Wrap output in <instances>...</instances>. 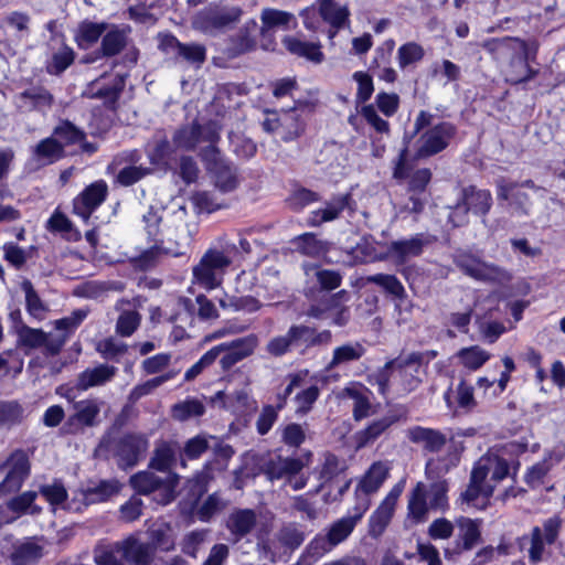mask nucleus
Listing matches in <instances>:
<instances>
[{
  "label": "nucleus",
  "instance_id": "obj_39",
  "mask_svg": "<svg viewBox=\"0 0 565 565\" xmlns=\"http://www.w3.org/2000/svg\"><path fill=\"white\" fill-rule=\"evenodd\" d=\"M365 353V349L359 342L347 343L338 347L333 351V356L327 365V371H331L340 364L353 362L360 360Z\"/></svg>",
  "mask_w": 565,
  "mask_h": 565
},
{
  "label": "nucleus",
  "instance_id": "obj_2",
  "mask_svg": "<svg viewBox=\"0 0 565 565\" xmlns=\"http://www.w3.org/2000/svg\"><path fill=\"white\" fill-rule=\"evenodd\" d=\"M243 14V7L231 0H224L200 11L194 17L192 26L205 34H214L216 31L233 28Z\"/></svg>",
  "mask_w": 565,
  "mask_h": 565
},
{
  "label": "nucleus",
  "instance_id": "obj_22",
  "mask_svg": "<svg viewBox=\"0 0 565 565\" xmlns=\"http://www.w3.org/2000/svg\"><path fill=\"white\" fill-rule=\"evenodd\" d=\"M289 335L295 348L305 347L306 349L329 344L332 339L329 330L317 332L315 328L305 324H292L289 328Z\"/></svg>",
  "mask_w": 565,
  "mask_h": 565
},
{
  "label": "nucleus",
  "instance_id": "obj_60",
  "mask_svg": "<svg viewBox=\"0 0 565 565\" xmlns=\"http://www.w3.org/2000/svg\"><path fill=\"white\" fill-rule=\"evenodd\" d=\"M22 407L14 402H0V425L11 426L21 422Z\"/></svg>",
  "mask_w": 565,
  "mask_h": 565
},
{
  "label": "nucleus",
  "instance_id": "obj_57",
  "mask_svg": "<svg viewBox=\"0 0 565 565\" xmlns=\"http://www.w3.org/2000/svg\"><path fill=\"white\" fill-rule=\"evenodd\" d=\"M206 530H195L188 533L181 543V551L184 554L195 558L198 556L200 546L206 540Z\"/></svg>",
  "mask_w": 565,
  "mask_h": 565
},
{
  "label": "nucleus",
  "instance_id": "obj_46",
  "mask_svg": "<svg viewBox=\"0 0 565 565\" xmlns=\"http://www.w3.org/2000/svg\"><path fill=\"white\" fill-rule=\"evenodd\" d=\"M21 288L25 294L26 310L35 319H43L46 306L43 303L30 280H23Z\"/></svg>",
  "mask_w": 565,
  "mask_h": 565
},
{
  "label": "nucleus",
  "instance_id": "obj_38",
  "mask_svg": "<svg viewBox=\"0 0 565 565\" xmlns=\"http://www.w3.org/2000/svg\"><path fill=\"white\" fill-rule=\"evenodd\" d=\"M213 404H220L222 407L230 409L234 414H244L247 409V393L245 388L225 394L218 391L212 398Z\"/></svg>",
  "mask_w": 565,
  "mask_h": 565
},
{
  "label": "nucleus",
  "instance_id": "obj_28",
  "mask_svg": "<svg viewBox=\"0 0 565 565\" xmlns=\"http://www.w3.org/2000/svg\"><path fill=\"white\" fill-rule=\"evenodd\" d=\"M64 156V145L53 137L42 139L32 150V158L39 166L52 164Z\"/></svg>",
  "mask_w": 565,
  "mask_h": 565
},
{
  "label": "nucleus",
  "instance_id": "obj_3",
  "mask_svg": "<svg viewBox=\"0 0 565 565\" xmlns=\"http://www.w3.org/2000/svg\"><path fill=\"white\" fill-rule=\"evenodd\" d=\"M231 258L224 252L210 248L192 268V282L210 291L221 286Z\"/></svg>",
  "mask_w": 565,
  "mask_h": 565
},
{
  "label": "nucleus",
  "instance_id": "obj_58",
  "mask_svg": "<svg viewBox=\"0 0 565 565\" xmlns=\"http://www.w3.org/2000/svg\"><path fill=\"white\" fill-rule=\"evenodd\" d=\"M39 492L51 505H60L67 499V491L64 484L58 480H55L52 484L41 486Z\"/></svg>",
  "mask_w": 565,
  "mask_h": 565
},
{
  "label": "nucleus",
  "instance_id": "obj_17",
  "mask_svg": "<svg viewBox=\"0 0 565 565\" xmlns=\"http://www.w3.org/2000/svg\"><path fill=\"white\" fill-rule=\"evenodd\" d=\"M178 461L181 467L186 466L180 445L177 441L161 440L156 444L149 467L168 475L173 473L171 470Z\"/></svg>",
  "mask_w": 565,
  "mask_h": 565
},
{
  "label": "nucleus",
  "instance_id": "obj_12",
  "mask_svg": "<svg viewBox=\"0 0 565 565\" xmlns=\"http://www.w3.org/2000/svg\"><path fill=\"white\" fill-rule=\"evenodd\" d=\"M161 220V215H159L153 209H150L143 215L145 230L149 239L154 242V245L142 254V258L145 260L154 259L162 254L173 257H178L183 254L180 243L177 239H174V245H166L164 239L158 238L160 233L159 224Z\"/></svg>",
  "mask_w": 565,
  "mask_h": 565
},
{
  "label": "nucleus",
  "instance_id": "obj_59",
  "mask_svg": "<svg viewBox=\"0 0 565 565\" xmlns=\"http://www.w3.org/2000/svg\"><path fill=\"white\" fill-rule=\"evenodd\" d=\"M124 88V78L120 77L114 85L93 92L92 98L104 99L107 107L114 108Z\"/></svg>",
  "mask_w": 565,
  "mask_h": 565
},
{
  "label": "nucleus",
  "instance_id": "obj_1",
  "mask_svg": "<svg viewBox=\"0 0 565 565\" xmlns=\"http://www.w3.org/2000/svg\"><path fill=\"white\" fill-rule=\"evenodd\" d=\"M493 204L492 194L489 190L478 189L476 185H467L460 189L457 202L449 206L451 212L448 215V223L452 227H461L469 223V213L481 217L486 224V217Z\"/></svg>",
  "mask_w": 565,
  "mask_h": 565
},
{
  "label": "nucleus",
  "instance_id": "obj_35",
  "mask_svg": "<svg viewBox=\"0 0 565 565\" xmlns=\"http://www.w3.org/2000/svg\"><path fill=\"white\" fill-rule=\"evenodd\" d=\"M128 34L124 29H119L113 25L105 32L102 43L100 51L103 56L113 57L118 55L127 45Z\"/></svg>",
  "mask_w": 565,
  "mask_h": 565
},
{
  "label": "nucleus",
  "instance_id": "obj_50",
  "mask_svg": "<svg viewBox=\"0 0 565 565\" xmlns=\"http://www.w3.org/2000/svg\"><path fill=\"white\" fill-rule=\"evenodd\" d=\"M53 134L58 139L64 141V143H63L64 146L82 142L83 140H85V137H86V134L84 130L79 129L73 122H71L68 120L61 121V124L54 128Z\"/></svg>",
  "mask_w": 565,
  "mask_h": 565
},
{
  "label": "nucleus",
  "instance_id": "obj_23",
  "mask_svg": "<svg viewBox=\"0 0 565 565\" xmlns=\"http://www.w3.org/2000/svg\"><path fill=\"white\" fill-rule=\"evenodd\" d=\"M407 436L414 444H423L428 452L437 454L444 449L447 444V437L440 430L415 426L408 429Z\"/></svg>",
  "mask_w": 565,
  "mask_h": 565
},
{
  "label": "nucleus",
  "instance_id": "obj_13",
  "mask_svg": "<svg viewBox=\"0 0 565 565\" xmlns=\"http://www.w3.org/2000/svg\"><path fill=\"white\" fill-rule=\"evenodd\" d=\"M436 237L425 233H417L408 239L392 241L387 246V255L398 265L423 254L426 246L431 245Z\"/></svg>",
  "mask_w": 565,
  "mask_h": 565
},
{
  "label": "nucleus",
  "instance_id": "obj_61",
  "mask_svg": "<svg viewBox=\"0 0 565 565\" xmlns=\"http://www.w3.org/2000/svg\"><path fill=\"white\" fill-rule=\"evenodd\" d=\"M320 199L318 192L300 186L292 191L289 196V203L294 209L301 210L310 203L320 201Z\"/></svg>",
  "mask_w": 565,
  "mask_h": 565
},
{
  "label": "nucleus",
  "instance_id": "obj_6",
  "mask_svg": "<svg viewBox=\"0 0 565 565\" xmlns=\"http://www.w3.org/2000/svg\"><path fill=\"white\" fill-rule=\"evenodd\" d=\"M205 170L214 185L222 192L233 191L237 184L235 169L224 160L215 146H207L200 152Z\"/></svg>",
  "mask_w": 565,
  "mask_h": 565
},
{
  "label": "nucleus",
  "instance_id": "obj_56",
  "mask_svg": "<svg viewBox=\"0 0 565 565\" xmlns=\"http://www.w3.org/2000/svg\"><path fill=\"white\" fill-rule=\"evenodd\" d=\"M353 520L354 519L342 518L331 525L327 535L334 546L343 542L352 533L355 526Z\"/></svg>",
  "mask_w": 565,
  "mask_h": 565
},
{
  "label": "nucleus",
  "instance_id": "obj_34",
  "mask_svg": "<svg viewBox=\"0 0 565 565\" xmlns=\"http://www.w3.org/2000/svg\"><path fill=\"white\" fill-rule=\"evenodd\" d=\"M215 348H221L220 355H223L220 363L223 370H230L247 356V340L245 338L230 343H222Z\"/></svg>",
  "mask_w": 565,
  "mask_h": 565
},
{
  "label": "nucleus",
  "instance_id": "obj_41",
  "mask_svg": "<svg viewBox=\"0 0 565 565\" xmlns=\"http://www.w3.org/2000/svg\"><path fill=\"white\" fill-rule=\"evenodd\" d=\"M150 545L153 551L170 552L175 547L174 532L168 524H161L149 530Z\"/></svg>",
  "mask_w": 565,
  "mask_h": 565
},
{
  "label": "nucleus",
  "instance_id": "obj_10",
  "mask_svg": "<svg viewBox=\"0 0 565 565\" xmlns=\"http://www.w3.org/2000/svg\"><path fill=\"white\" fill-rule=\"evenodd\" d=\"M179 482L177 473H168L160 477L152 471H139L130 477L131 487L140 494H150L154 491H162L164 495L163 503L173 499L174 488Z\"/></svg>",
  "mask_w": 565,
  "mask_h": 565
},
{
  "label": "nucleus",
  "instance_id": "obj_16",
  "mask_svg": "<svg viewBox=\"0 0 565 565\" xmlns=\"http://www.w3.org/2000/svg\"><path fill=\"white\" fill-rule=\"evenodd\" d=\"M249 533L256 529L257 533V550L260 558L268 559L271 563L277 561V553L271 550L268 541V535L273 529L274 515L269 511H260L258 514L249 509Z\"/></svg>",
  "mask_w": 565,
  "mask_h": 565
},
{
  "label": "nucleus",
  "instance_id": "obj_8",
  "mask_svg": "<svg viewBox=\"0 0 565 565\" xmlns=\"http://www.w3.org/2000/svg\"><path fill=\"white\" fill-rule=\"evenodd\" d=\"M457 128L449 121H441L425 132L418 139L420 143L414 153V160L419 161L428 159L444 151L450 143V140L456 136Z\"/></svg>",
  "mask_w": 565,
  "mask_h": 565
},
{
  "label": "nucleus",
  "instance_id": "obj_48",
  "mask_svg": "<svg viewBox=\"0 0 565 565\" xmlns=\"http://www.w3.org/2000/svg\"><path fill=\"white\" fill-rule=\"evenodd\" d=\"M448 482L445 479H438L430 483L427 489L429 497V508L431 510L445 511L448 508Z\"/></svg>",
  "mask_w": 565,
  "mask_h": 565
},
{
  "label": "nucleus",
  "instance_id": "obj_24",
  "mask_svg": "<svg viewBox=\"0 0 565 565\" xmlns=\"http://www.w3.org/2000/svg\"><path fill=\"white\" fill-rule=\"evenodd\" d=\"M519 38L504 36L486 40L481 46L498 62L509 61L515 65Z\"/></svg>",
  "mask_w": 565,
  "mask_h": 565
},
{
  "label": "nucleus",
  "instance_id": "obj_63",
  "mask_svg": "<svg viewBox=\"0 0 565 565\" xmlns=\"http://www.w3.org/2000/svg\"><path fill=\"white\" fill-rule=\"evenodd\" d=\"M291 19V13L275 9H265L262 13L263 26L271 31L276 26L287 25Z\"/></svg>",
  "mask_w": 565,
  "mask_h": 565
},
{
  "label": "nucleus",
  "instance_id": "obj_40",
  "mask_svg": "<svg viewBox=\"0 0 565 565\" xmlns=\"http://www.w3.org/2000/svg\"><path fill=\"white\" fill-rule=\"evenodd\" d=\"M426 498L427 488L423 482H418L413 489L408 500V514L417 522L423 521L428 509H430L429 504H427Z\"/></svg>",
  "mask_w": 565,
  "mask_h": 565
},
{
  "label": "nucleus",
  "instance_id": "obj_31",
  "mask_svg": "<svg viewBox=\"0 0 565 565\" xmlns=\"http://www.w3.org/2000/svg\"><path fill=\"white\" fill-rule=\"evenodd\" d=\"M319 14L330 28L341 30L349 22L350 11L348 7H339L334 0H318Z\"/></svg>",
  "mask_w": 565,
  "mask_h": 565
},
{
  "label": "nucleus",
  "instance_id": "obj_53",
  "mask_svg": "<svg viewBox=\"0 0 565 565\" xmlns=\"http://www.w3.org/2000/svg\"><path fill=\"white\" fill-rule=\"evenodd\" d=\"M74 61V51L64 46L52 56V60L47 63L46 70L52 75H58L63 73Z\"/></svg>",
  "mask_w": 565,
  "mask_h": 565
},
{
  "label": "nucleus",
  "instance_id": "obj_37",
  "mask_svg": "<svg viewBox=\"0 0 565 565\" xmlns=\"http://www.w3.org/2000/svg\"><path fill=\"white\" fill-rule=\"evenodd\" d=\"M276 537L285 551L291 553L302 545L306 534L299 524L291 522L282 525L277 532Z\"/></svg>",
  "mask_w": 565,
  "mask_h": 565
},
{
  "label": "nucleus",
  "instance_id": "obj_51",
  "mask_svg": "<svg viewBox=\"0 0 565 565\" xmlns=\"http://www.w3.org/2000/svg\"><path fill=\"white\" fill-rule=\"evenodd\" d=\"M417 134L405 132L403 136V148L399 150V153L394 161L393 168V179L401 182L407 177V158H408V148L413 138Z\"/></svg>",
  "mask_w": 565,
  "mask_h": 565
},
{
  "label": "nucleus",
  "instance_id": "obj_33",
  "mask_svg": "<svg viewBox=\"0 0 565 565\" xmlns=\"http://www.w3.org/2000/svg\"><path fill=\"white\" fill-rule=\"evenodd\" d=\"M388 476L387 467L381 462H374L366 471L363 479L360 481L355 489V495H359L361 490L365 495L376 492Z\"/></svg>",
  "mask_w": 565,
  "mask_h": 565
},
{
  "label": "nucleus",
  "instance_id": "obj_42",
  "mask_svg": "<svg viewBox=\"0 0 565 565\" xmlns=\"http://www.w3.org/2000/svg\"><path fill=\"white\" fill-rule=\"evenodd\" d=\"M43 556V547L34 542H25L14 548L11 554L13 565H29Z\"/></svg>",
  "mask_w": 565,
  "mask_h": 565
},
{
  "label": "nucleus",
  "instance_id": "obj_43",
  "mask_svg": "<svg viewBox=\"0 0 565 565\" xmlns=\"http://www.w3.org/2000/svg\"><path fill=\"white\" fill-rule=\"evenodd\" d=\"M367 281L382 287L387 294L392 295L396 299L403 300L406 298L405 288L395 275L375 274L369 276Z\"/></svg>",
  "mask_w": 565,
  "mask_h": 565
},
{
  "label": "nucleus",
  "instance_id": "obj_19",
  "mask_svg": "<svg viewBox=\"0 0 565 565\" xmlns=\"http://www.w3.org/2000/svg\"><path fill=\"white\" fill-rule=\"evenodd\" d=\"M114 551L121 554V557L132 565H152L154 559L153 547L134 536L117 542Z\"/></svg>",
  "mask_w": 565,
  "mask_h": 565
},
{
  "label": "nucleus",
  "instance_id": "obj_11",
  "mask_svg": "<svg viewBox=\"0 0 565 565\" xmlns=\"http://www.w3.org/2000/svg\"><path fill=\"white\" fill-rule=\"evenodd\" d=\"M455 524L458 529L457 539L454 542L452 548H445L444 554L446 558H451L454 555H460L463 552L471 551L482 541V520L459 516L455 520Z\"/></svg>",
  "mask_w": 565,
  "mask_h": 565
},
{
  "label": "nucleus",
  "instance_id": "obj_27",
  "mask_svg": "<svg viewBox=\"0 0 565 565\" xmlns=\"http://www.w3.org/2000/svg\"><path fill=\"white\" fill-rule=\"evenodd\" d=\"M19 107L26 110H49L54 102L53 95L42 86H33L18 95Z\"/></svg>",
  "mask_w": 565,
  "mask_h": 565
},
{
  "label": "nucleus",
  "instance_id": "obj_4",
  "mask_svg": "<svg viewBox=\"0 0 565 565\" xmlns=\"http://www.w3.org/2000/svg\"><path fill=\"white\" fill-rule=\"evenodd\" d=\"M0 473L3 475L0 482V499L19 492L31 475V460L28 452L23 449L13 450L0 463Z\"/></svg>",
  "mask_w": 565,
  "mask_h": 565
},
{
  "label": "nucleus",
  "instance_id": "obj_20",
  "mask_svg": "<svg viewBox=\"0 0 565 565\" xmlns=\"http://www.w3.org/2000/svg\"><path fill=\"white\" fill-rule=\"evenodd\" d=\"M303 463L299 458H282L274 454L260 465L262 472L268 480H280L292 477L301 471Z\"/></svg>",
  "mask_w": 565,
  "mask_h": 565
},
{
  "label": "nucleus",
  "instance_id": "obj_7",
  "mask_svg": "<svg viewBox=\"0 0 565 565\" xmlns=\"http://www.w3.org/2000/svg\"><path fill=\"white\" fill-rule=\"evenodd\" d=\"M220 126L214 120H207L200 124L194 120L190 125L179 128L173 135V142L178 148L192 151L198 145L207 142L209 146H215L220 139Z\"/></svg>",
  "mask_w": 565,
  "mask_h": 565
},
{
  "label": "nucleus",
  "instance_id": "obj_49",
  "mask_svg": "<svg viewBox=\"0 0 565 565\" xmlns=\"http://www.w3.org/2000/svg\"><path fill=\"white\" fill-rule=\"evenodd\" d=\"M433 173L428 168H419L412 173L407 171V177L404 180L407 181V193H427V186L430 183Z\"/></svg>",
  "mask_w": 565,
  "mask_h": 565
},
{
  "label": "nucleus",
  "instance_id": "obj_14",
  "mask_svg": "<svg viewBox=\"0 0 565 565\" xmlns=\"http://www.w3.org/2000/svg\"><path fill=\"white\" fill-rule=\"evenodd\" d=\"M108 186L104 180L87 185L73 202V212L87 222L93 212L106 200Z\"/></svg>",
  "mask_w": 565,
  "mask_h": 565
},
{
  "label": "nucleus",
  "instance_id": "obj_5",
  "mask_svg": "<svg viewBox=\"0 0 565 565\" xmlns=\"http://www.w3.org/2000/svg\"><path fill=\"white\" fill-rule=\"evenodd\" d=\"M266 114L268 117L262 124L264 130L276 132L282 141H294L305 134L307 124L301 114L290 108H281L279 113L266 110Z\"/></svg>",
  "mask_w": 565,
  "mask_h": 565
},
{
  "label": "nucleus",
  "instance_id": "obj_62",
  "mask_svg": "<svg viewBox=\"0 0 565 565\" xmlns=\"http://www.w3.org/2000/svg\"><path fill=\"white\" fill-rule=\"evenodd\" d=\"M151 172V169L141 166H128L121 169L117 174V182L124 186H129L145 178Z\"/></svg>",
  "mask_w": 565,
  "mask_h": 565
},
{
  "label": "nucleus",
  "instance_id": "obj_21",
  "mask_svg": "<svg viewBox=\"0 0 565 565\" xmlns=\"http://www.w3.org/2000/svg\"><path fill=\"white\" fill-rule=\"evenodd\" d=\"M352 203L354 201L351 193L333 195L324 203V207L311 212L308 223L311 226H320L323 223L332 222L340 217L344 209H352Z\"/></svg>",
  "mask_w": 565,
  "mask_h": 565
},
{
  "label": "nucleus",
  "instance_id": "obj_29",
  "mask_svg": "<svg viewBox=\"0 0 565 565\" xmlns=\"http://www.w3.org/2000/svg\"><path fill=\"white\" fill-rule=\"evenodd\" d=\"M116 372L117 367L107 364L86 369L78 375L76 388L79 391H86L90 387L104 385L116 375Z\"/></svg>",
  "mask_w": 565,
  "mask_h": 565
},
{
  "label": "nucleus",
  "instance_id": "obj_32",
  "mask_svg": "<svg viewBox=\"0 0 565 565\" xmlns=\"http://www.w3.org/2000/svg\"><path fill=\"white\" fill-rule=\"evenodd\" d=\"M167 45L177 51V55L188 63L200 67L206 60V49L199 43L184 44L174 36H168Z\"/></svg>",
  "mask_w": 565,
  "mask_h": 565
},
{
  "label": "nucleus",
  "instance_id": "obj_18",
  "mask_svg": "<svg viewBox=\"0 0 565 565\" xmlns=\"http://www.w3.org/2000/svg\"><path fill=\"white\" fill-rule=\"evenodd\" d=\"M38 497L35 491H24L11 498L6 504L0 505V529L14 522L21 514L30 511L31 514H36L41 511L40 508L33 505Z\"/></svg>",
  "mask_w": 565,
  "mask_h": 565
},
{
  "label": "nucleus",
  "instance_id": "obj_47",
  "mask_svg": "<svg viewBox=\"0 0 565 565\" xmlns=\"http://www.w3.org/2000/svg\"><path fill=\"white\" fill-rule=\"evenodd\" d=\"M18 343L21 347L36 349L43 345L46 333L41 329L30 328L24 323L17 327Z\"/></svg>",
  "mask_w": 565,
  "mask_h": 565
},
{
  "label": "nucleus",
  "instance_id": "obj_9",
  "mask_svg": "<svg viewBox=\"0 0 565 565\" xmlns=\"http://www.w3.org/2000/svg\"><path fill=\"white\" fill-rule=\"evenodd\" d=\"M103 401L88 398L74 404V414L68 416L62 426V433L66 435L83 434L86 428L95 427L99 424V414Z\"/></svg>",
  "mask_w": 565,
  "mask_h": 565
},
{
  "label": "nucleus",
  "instance_id": "obj_44",
  "mask_svg": "<svg viewBox=\"0 0 565 565\" xmlns=\"http://www.w3.org/2000/svg\"><path fill=\"white\" fill-rule=\"evenodd\" d=\"M205 407L199 399L191 398L177 403L172 406V417L179 422H185L192 417H200L204 414Z\"/></svg>",
  "mask_w": 565,
  "mask_h": 565
},
{
  "label": "nucleus",
  "instance_id": "obj_55",
  "mask_svg": "<svg viewBox=\"0 0 565 565\" xmlns=\"http://www.w3.org/2000/svg\"><path fill=\"white\" fill-rule=\"evenodd\" d=\"M334 544L328 537V535H317L305 548L302 554L303 558L318 559L326 553L331 551Z\"/></svg>",
  "mask_w": 565,
  "mask_h": 565
},
{
  "label": "nucleus",
  "instance_id": "obj_64",
  "mask_svg": "<svg viewBox=\"0 0 565 565\" xmlns=\"http://www.w3.org/2000/svg\"><path fill=\"white\" fill-rule=\"evenodd\" d=\"M140 323V315L136 311L122 312L116 324V331L122 337L131 335Z\"/></svg>",
  "mask_w": 565,
  "mask_h": 565
},
{
  "label": "nucleus",
  "instance_id": "obj_25",
  "mask_svg": "<svg viewBox=\"0 0 565 565\" xmlns=\"http://www.w3.org/2000/svg\"><path fill=\"white\" fill-rule=\"evenodd\" d=\"M120 483L117 480H100L94 486L79 491V500L84 505L105 502L120 491Z\"/></svg>",
  "mask_w": 565,
  "mask_h": 565
},
{
  "label": "nucleus",
  "instance_id": "obj_54",
  "mask_svg": "<svg viewBox=\"0 0 565 565\" xmlns=\"http://www.w3.org/2000/svg\"><path fill=\"white\" fill-rule=\"evenodd\" d=\"M424 55L425 52L422 45L415 42H408L398 49V64L402 68H405L423 60Z\"/></svg>",
  "mask_w": 565,
  "mask_h": 565
},
{
  "label": "nucleus",
  "instance_id": "obj_30",
  "mask_svg": "<svg viewBox=\"0 0 565 565\" xmlns=\"http://www.w3.org/2000/svg\"><path fill=\"white\" fill-rule=\"evenodd\" d=\"M282 43L292 55L305 57L316 64H320L324 60V54L321 52L319 43L301 41L290 35L285 36Z\"/></svg>",
  "mask_w": 565,
  "mask_h": 565
},
{
  "label": "nucleus",
  "instance_id": "obj_26",
  "mask_svg": "<svg viewBox=\"0 0 565 565\" xmlns=\"http://www.w3.org/2000/svg\"><path fill=\"white\" fill-rule=\"evenodd\" d=\"M399 417L395 414H387L382 418L373 420L364 429L355 433L356 448L361 449L374 443L382 434H384L392 425L397 423Z\"/></svg>",
  "mask_w": 565,
  "mask_h": 565
},
{
  "label": "nucleus",
  "instance_id": "obj_52",
  "mask_svg": "<svg viewBox=\"0 0 565 565\" xmlns=\"http://www.w3.org/2000/svg\"><path fill=\"white\" fill-rule=\"evenodd\" d=\"M210 440L216 441L213 436L206 437L204 435H198L190 438L182 450V458L186 457L190 460L198 459L203 452L210 447Z\"/></svg>",
  "mask_w": 565,
  "mask_h": 565
},
{
  "label": "nucleus",
  "instance_id": "obj_15",
  "mask_svg": "<svg viewBox=\"0 0 565 565\" xmlns=\"http://www.w3.org/2000/svg\"><path fill=\"white\" fill-rule=\"evenodd\" d=\"M149 443L141 434H126L116 444V456L121 468L135 467L146 454Z\"/></svg>",
  "mask_w": 565,
  "mask_h": 565
},
{
  "label": "nucleus",
  "instance_id": "obj_45",
  "mask_svg": "<svg viewBox=\"0 0 565 565\" xmlns=\"http://www.w3.org/2000/svg\"><path fill=\"white\" fill-rule=\"evenodd\" d=\"M457 355L463 366L472 371L480 369L490 359V354L479 345L462 348Z\"/></svg>",
  "mask_w": 565,
  "mask_h": 565
},
{
  "label": "nucleus",
  "instance_id": "obj_36",
  "mask_svg": "<svg viewBox=\"0 0 565 565\" xmlns=\"http://www.w3.org/2000/svg\"><path fill=\"white\" fill-rule=\"evenodd\" d=\"M106 22L83 21L77 29L75 40L81 49H88L107 31Z\"/></svg>",
  "mask_w": 565,
  "mask_h": 565
}]
</instances>
